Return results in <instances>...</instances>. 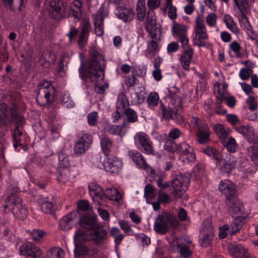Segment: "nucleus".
<instances>
[{"label":"nucleus","instance_id":"72a5a7b5","mask_svg":"<svg viewBox=\"0 0 258 258\" xmlns=\"http://www.w3.org/2000/svg\"><path fill=\"white\" fill-rule=\"evenodd\" d=\"M218 161L220 168L226 173L230 172L235 167V162L233 161H227L221 158Z\"/></svg>","mask_w":258,"mask_h":258},{"label":"nucleus","instance_id":"864d4df0","mask_svg":"<svg viewBox=\"0 0 258 258\" xmlns=\"http://www.w3.org/2000/svg\"><path fill=\"white\" fill-rule=\"evenodd\" d=\"M194 173L197 180L201 179L205 175L204 166L201 164H198L194 168Z\"/></svg>","mask_w":258,"mask_h":258},{"label":"nucleus","instance_id":"7ed1b4c3","mask_svg":"<svg viewBox=\"0 0 258 258\" xmlns=\"http://www.w3.org/2000/svg\"><path fill=\"white\" fill-rule=\"evenodd\" d=\"M14 190L15 192L11 193V195L7 199V203L4 206V208L5 210L8 208L15 217L23 220L27 216V210L25 208V204L16 193L19 191V188L16 187L14 188Z\"/></svg>","mask_w":258,"mask_h":258},{"label":"nucleus","instance_id":"a19ab883","mask_svg":"<svg viewBox=\"0 0 258 258\" xmlns=\"http://www.w3.org/2000/svg\"><path fill=\"white\" fill-rule=\"evenodd\" d=\"M172 31L174 33V36L176 38L187 35V28L184 25L174 24L172 27Z\"/></svg>","mask_w":258,"mask_h":258},{"label":"nucleus","instance_id":"4be33fe9","mask_svg":"<svg viewBox=\"0 0 258 258\" xmlns=\"http://www.w3.org/2000/svg\"><path fill=\"white\" fill-rule=\"evenodd\" d=\"M94 27L95 33L98 36H101L104 32V24L103 12L99 10L96 15H93Z\"/></svg>","mask_w":258,"mask_h":258},{"label":"nucleus","instance_id":"aec40b11","mask_svg":"<svg viewBox=\"0 0 258 258\" xmlns=\"http://www.w3.org/2000/svg\"><path fill=\"white\" fill-rule=\"evenodd\" d=\"M129 157L140 168L144 169H148L149 166L146 161L145 159L139 151L136 150H129L128 152Z\"/></svg>","mask_w":258,"mask_h":258},{"label":"nucleus","instance_id":"6e6d98bb","mask_svg":"<svg viewBox=\"0 0 258 258\" xmlns=\"http://www.w3.org/2000/svg\"><path fill=\"white\" fill-rule=\"evenodd\" d=\"M254 0H242L241 3H238V6H236L240 12V13H245L247 9H248Z\"/></svg>","mask_w":258,"mask_h":258},{"label":"nucleus","instance_id":"bb28decb","mask_svg":"<svg viewBox=\"0 0 258 258\" xmlns=\"http://www.w3.org/2000/svg\"><path fill=\"white\" fill-rule=\"evenodd\" d=\"M104 130L110 135H118L120 137H123L127 132L125 127L122 126V124L120 125L105 124L104 126Z\"/></svg>","mask_w":258,"mask_h":258},{"label":"nucleus","instance_id":"4d7b16f0","mask_svg":"<svg viewBox=\"0 0 258 258\" xmlns=\"http://www.w3.org/2000/svg\"><path fill=\"white\" fill-rule=\"evenodd\" d=\"M227 27L233 32H235L236 24L231 16L226 14L223 20Z\"/></svg>","mask_w":258,"mask_h":258},{"label":"nucleus","instance_id":"ddd939ff","mask_svg":"<svg viewBox=\"0 0 258 258\" xmlns=\"http://www.w3.org/2000/svg\"><path fill=\"white\" fill-rule=\"evenodd\" d=\"M236 130L239 134L242 135L249 143L258 144V135L252 127L241 126L237 127Z\"/></svg>","mask_w":258,"mask_h":258},{"label":"nucleus","instance_id":"c756f323","mask_svg":"<svg viewBox=\"0 0 258 258\" xmlns=\"http://www.w3.org/2000/svg\"><path fill=\"white\" fill-rule=\"evenodd\" d=\"M89 194L94 199L95 197L102 199L103 197L104 191L102 188L96 183H92L88 186Z\"/></svg>","mask_w":258,"mask_h":258},{"label":"nucleus","instance_id":"13d9d810","mask_svg":"<svg viewBox=\"0 0 258 258\" xmlns=\"http://www.w3.org/2000/svg\"><path fill=\"white\" fill-rule=\"evenodd\" d=\"M190 122L194 128H197L198 130L202 129L205 126H208L204 123L201 119L196 116H191Z\"/></svg>","mask_w":258,"mask_h":258},{"label":"nucleus","instance_id":"0e129e2a","mask_svg":"<svg viewBox=\"0 0 258 258\" xmlns=\"http://www.w3.org/2000/svg\"><path fill=\"white\" fill-rule=\"evenodd\" d=\"M79 141L84 146H86L85 147H87L89 148L91 145L92 144L93 139L90 134H85L80 138Z\"/></svg>","mask_w":258,"mask_h":258},{"label":"nucleus","instance_id":"6ab92c4d","mask_svg":"<svg viewBox=\"0 0 258 258\" xmlns=\"http://www.w3.org/2000/svg\"><path fill=\"white\" fill-rule=\"evenodd\" d=\"M123 114L125 116L122 123V126L127 130L130 128L131 123H134L138 121L137 113L132 108L127 107L123 112Z\"/></svg>","mask_w":258,"mask_h":258},{"label":"nucleus","instance_id":"6e6552de","mask_svg":"<svg viewBox=\"0 0 258 258\" xmlns=\"http://www.w3.org/2000/svg\"><path fill=\"white\" fill-rule=\"evenodd\" d=\"M42 252L40 249L32 242L26 241L24 243L19 249L21 255L31 256L32 258L39 257Z\"/></svg>","mask_w":258,"mask_h":258},{"label":"nucleus","instance_id":"1a4fd4ad","mask_svg":"<svg viewBox=\"0 0 258 258\" xmlns=\"http://www.w3.org/2000/svg\"><path fill=\"white\" fill-rule=\"evenodd\" d=\"M100 169H104L106 172L118 173L121 169L122 162L115 157L107 158L103 163L98 165Z\"/></svg>","mask_w":258,"mask_h":258},{"label":"nucleus","instance_id":"4c0bfd02","mask_svg":"<svg viewBox=\"0 0 258 258\" xmlns=\"http://www.w3.org/2000/svg\"><path fill=\"white\" fill-rule=\"evenodd\" d=\"M57 179L62 183L67 182L70 177V172L69 168L57 169Z\"/></svg>","mask_w":258,"mask_h":258},{"label":"nucleus","instance_id":"20e7f679","mask_svg":"<svg viewBox=\"0 0 258 258\" xmlns=\"http://www.w3.org/2000/svg\"><path fill=\"white\" fill-rule=\"evenodd\" d=\"M179 222L177 218L169 213H163L158 215L154 225L155 231L158 233L165 234L170 228L178 229Z\"/></svg>","mask_w":258,"mask_h":258},{"label":"nucleus","instance_id":"58836bf2","mask_svg":"<svg viewBox=\"0 0 258 258\" xmlns=\"http://www.w3.org/2000/svg\"><path fill=\"white\" fill-rule=\"evenodd\" d=\"M221 143L224 147H226L229 152L233 153L235 151L236 142L234 138L227 137L225 140H222Z\"/></svg>","mask_w":258,"mask_h":258},{"label":"nucleus","instance_id":"09e8293b","mask_svg":"<svg viewBox=\"0 0 258 258\" xmlns=\"http://www.w3.org/2000/svg\"><path fill=\"white\" fill-rule=\"evenodd\" d=\"M203 152L208 156L211 157L213 159L218 160L220 158V155L218 151L214 148L208 147L203 149Z\"/></svg>","mask_w":258,"mask_h":258},{"label":"nucleus","instance_id":"052dcab7","mask_svg":"<svg viewBox=\"0 0 258 258\" xmlns=\"http://www.w3.org/2000/svg\"><path fill=\"white\" fill-rule=\"evenodd\" d=\"M171 104L172 105V106H173L174 111H177L178 110H181V101L180 98L177 96H175L174 97H171L168 106H170Z\"/></svg>","mask_w":258,"mask_h":258},{"label":"nucleus","instance_id":"5fc2aeb1","mask_svg":"<svg viewBox=\"0 0 258 258\" xmlns=\"http://www.w3.org/2000/svg\"><path fill=\"white\" fill-rule=\"evenodd\" d=\"M161 4L160 0H148L147 6L150 9V11L148 13L147 16H151L154 14L153 10L159 7Z\"/></svg>","mask_w":258,"mask_h":258},{"label":"nucleus","instance_id":"9d476101","mask_svg":"<svg viewBox=\"0 0 258 258\" xmlns=\"http://www.w3.org/2000/svg\"><path fill=\"white\" fill-rule=\"evenodd\" d=\"M136 137L137 138L141 148L139 149L144 154L151 155L153 154L154 148L152 142L150 141L148 135L143 132L138 133Z\"/></svg>","mask_w":258,"mask_h":258},{"label":"nucleus","instance_id":"49530a36","mask_svg":"<svg viewBox=\"0 0 258 258\" xmlns=\"http://www.w3.org/2000/svg\"><path fill=\"white\" fill-rule=\"evenodd\" d=\"M158 191L151 184H147L144 188V197L146 199L155 198Z\"/></svg>","mask_w":258,"mask_h":258},{"label":"nucleus","instance_id":"e2e57ef3","mask_svg":"<svg viewBox=\"0 0 258 258\" xmlns=\"http://www.w3.org/2000/svg\"><path fill=\"white\" fill-rule=\"evenodd\" d=\"M79 141L84 146H86L85 147H87L89 148L91 145L92 144L93 139L90 134H85L80 138Z\"/></svg>","mask_w":258,"mask_h":258},{"label":"nucleus","instance_id":"423d86ee","mask_svg":"<svg viewBox=\"0 0 258 258\" xmlns=\"http://www.w3.org/2000/svg\"><path fill=\"white\" fill-rule=\"evenodd\" d=\"M190 182V175L188 173L177 175L171 181L172 190L171 194L174 196V200H177L182 197L188 188Z\"/></svg>","mask_w":258,"mask_h":258},{"label":"nucleus","instance_id":"cd10ccee","mask_svg":"<svg viewBox=\"0 0 258 258\" xmlns=\"http://www.w3.org/2000/svg\"><path fill=\"white\" fill-rule=\"evenodd\" d=\"M100 145L103 152L107 156L110 155L112 148V142L106 135L100 136Z\"/></svg>","mask_w":258,"mask_h":258},{"label":"nucleus","instance_id":"a878e982","mask_svg":"<svg viewBox=\"0 0 258 258\" xmlns=\"http://www.w3.org/2000/svg\"><path fill=\"white\" fill-rule=\"evenodd\" d=\"M40 204L41 209L42 212L46 214H51L54 211V200L51 196L49 199L48 197H42L39 200Z\"/></svg>","mask_w":258,"mask_h":258},{"label":"nucleus","instance_id":"f257e3e1","mask_svg":"<svg viewBox=\"0 0 258 258\" xmlns=\"http://www.w3.org/2000/svg\"><path fill=\"white\" fill-rule=\"evenodd\" d=\"M104 67L103 56L93 50L87 62L86 70L82 63L79 69V74L82 80L89 79L92 83H98L104 78Z\"/></svg>","mask_w":258,"mask_h":258},{"label":"nucleus","instance_id":"a211bd4d","mask_svg":"<svg viewBox=\"0 0 258 258\" xmlns=\"http://www.w3.org/2000/svg\"><path fill=\"white\" fill-rule=\"evenodd\" d=\"M96 219V216L85 214L81 217L79 223L82 228L90 231L96 227L97 225L99 224Z\"/></svg>","mask_w":258,"mask_h":258},{"label":"nucleus","instance_id":"603ef678","mask_svg":"<svg viewBox=\"0 0 258 258\" xmlns=\"http://www.w3.org/2000/svg\"><path fill=\"white\" fill-rule=\"evenodd\" d=\"M147 50L148 53H151L153 55H155L158 51V42H157V37L156 38H152V40L148 43L147 45Z\"/></svg>","mask_w":258,"mask_h":258},{"label":"nucleus","instance_id":"c03bdc74","mask_svg":"<svg viewBox=\"0 0 258 258\" xmlns=\"http://www.w3.org/2000/svg\"><path fill=\"white\" fill-rule=\"evenodd\" d=\"M165 8L168 10V17L172 20H174L177 17L176 8L173 6L172 0H166Z\"/></svg>","mask_w":258,"mask_h":258},{"label":"nucleus","instance_id":"4468645a","mask_svg":"<svg viewBox=\"0 0 258 258\" xmlns=\"http://www.w3.org/2000/svg\"><path fill=\"white\" fill-rule=\"evenodd\" d=\"M195 23L194 30L196 40L208 39V35L206 27L204 24L203 16L198 15L195 19Z\"/></svg>","mask_w":258,"mask_h":258},{"label":"nucleus","instance_id":"c85d7f7f","mask_svg":"<svg viewBox=\"0 0 258 258\" xmlns=\"http://www.w3.org/2000/svg\"><path fill=\"white\" fill-rule=\"evenodd\" d=\"M117 15L124 22H130L133 19L134 13L131 9L121 8L118 10Z\"/></svg>","mask_w":258,"mask_h":258},{"label":"nucleus","instance_id":"69168bd1","mask_svg":"<svg viewBox=\"0 0 258 258\" xmlns=\"http://www.w3.org/2000/svg\"><path fill=\"white\" fill-rule=\"evenodd\" d=\"M177 251L179 252L184 258H188L191 254V251L189 246L183 242Z\"/></svg>","mask_w":258,"mask_h":258},{"label":"nucleus","instance_id":"e433bc0d","mask_svg":"<svg viewBox=\"0 0 258 258\" xmlns=\"http://www.w3.org/2000/svg\"><path fill=\"white\" fill-rule=\"evenodd\" d=\"M160 108L162 117L165 120H169L172 118L174 111V108L171 104L170 106L167 107L164 105L162 102L160 103Z\"/></svg>","mask_w":258,"mask_h":258},{"label":"nucleus","instance_id":"393cba45","mask_svg":"<svg viewBox=\"0 0 258 258\" xmlns=\"http://www.w3.org/2000/svg\"><path fill=\"white\" fill-rule=\"evenodd\" d=\"M194 50L191 47L183 49L180 58V62L185 70H188L189 64L192 58Z\"/></svg>","mask_w":258,"mask_h":258},{"label":"nucleus","instance_id":"8fccbe9b","mask_svg":"<svg viewBox=\"0 0 258 258\" xmlns=\"http://www.w3.org/2000/svg\"><path fill=\"white\" fill-rule=\"evenodd\" d=\"M247 151L248 153L251 154L252 162L258 166V146H252L248 148Z\"/></svg>","mask_w":258,"mask_h":258},{"label":"nucleus","instance_id":"a18cd8bd","mask_svg":"<svg viewBox=\"0 0 258 258\" xmlns=\"http://www.w3.org/2000/svg\"><path fill=\"white\" fill-rule=\"evenodd\" d=\"M159 97L157 93L151 92L149 94L147 101L149 106L152 108L156 106L159 103Z\"/></svg>","mask_w":258,"mask_h":258},{"label":"nucleus","instance_id":"0eeeda50","mask_svg":"<svg viewBox=\"0 0 258 258\" xmlns=\"http://www.w3.org/2000/svg\"><path fill=\"white\" fill-rule=\"evenodd\" d=\"M18 108L16 105H13L8 110L6 103L0 104V127L5 125L11 118L12 121L18 120L20 123L24 121V118L19 114Z\"/></svg>","mask_w":258,"mask_h":258},{"label":"nucleus","instance_id":"680f3d73","mask_svg":"<svg viewBox=\"0 0 258 258\" xmlns=\"http://www.w3.org/2000/svg\"><path fill=\"white\" fill-rule=\"evenodd\" d=\"M62 253V250L57 247H54L50 249L47 252V258H61V254Z\"/></svg>","mask_w":258,"mask_h":258},{"label":"nucleus","instance_id":"de8ad7c7","mask_svg":"<svg viewBox=\"0 0 258 258\" xmlns=\"http://www.w3.org/2000/svg\"><path fill=\"white\" fill-rule=\"evenodd\" d=\"M61 103L66 108H72L74 106L75 103L72 99L70 98V95L68 93L64 92L61 97Z\"/></svg>","mask_w":258,"mask_h":258},{"label":"nucleus","instance_id":"f03ea898","mask_svg":"<svg viewBox=\"0 0 258 258\" xmlns=\"http://www.w3.org/2000/svg\"><path fill=\"white\" fill-rule=\"evenodd\" d=\"M219 189L227 199L226 202L228 213L234 218L242 214L241 205L236 198V188L234 184L228 180L221 181Z\"/></svg>","mask_w":258,"mask_h":258},{"label":"nucleus","instance_id":"f704fd0d","mask_svg":"<svg viewBox=\"0 0 258 258\" xmlns=\"http://www.w3.org/2000/svg\"><path fill=\"white\" fill-rule=\"evenodd\" d=\"M74 255L75 258H83L89 253V248L83 244L75 243Z\"/></svg>","mask_w":258,"mask_h":258},{"label":"nucleus","instance_id":"2f4dec72","mask_svg":"<svg viewBox=\"0 0 258 258\" xmlns=\"http://www.w3.org/2000/svg\"><path fill=\"white\" fill-rule=\"evenodd\" d=\"M3 2L7 9L13 11L17 9L20 12L24 0H3Z\"/></svg>","mask_w":258,"mask_h":258},{"label":"nucleus","instance_id":"c9c22d12","mask_svg":"<svg viewBox=\"0 0 258 258\" xmlns=\"http://www.w3.org/2000/svg\"><path fill=\"white\" fill-rule=\"evenodd\" d=\"M103 196L112 201H118L121 199V195L118 190L114 188H107L104 191Z\"/></svg>","mask_w":258,"mask_h":258},{"label":"nucleus","instance_id":"7c9ffc66","mask_svg":"<svg viewBox=\"0 0 258 258\" xmlns=\"http://www.w3.org/2000/svg\"><path fill=\"white\" fill-rule=\"evenodd\" d=\"M198 141L201 144H205L210 141V131L208 126H205L197 132Z\"/></svg>","mask_w":258,"mask_h":258},{"label":"nucleus","instance_id":"dca6fc26","mask_svg":"<svg viewBox=\"0 0 258 258\" xmlns=\"http://www.w3.org/2000/svg\"><path fill=\"white\" fill-rule=\"evenodd\" d=\"M230 254L234 258H248L249 254L245 248L241 244L230 243L228 245Z\"/></svg>","mask_w":258,"mask_h":258},{"label":"nucleus","instance_id":"412c9836","mask_svg":"<svg viewBox=\"0 0 258 258\" xmlns=\"http://www.w3.org/2000/svg\"><path fill=\"white\" fill-rule=\"evenodd\" d=\"M178 151L182 155L188 162H194L196 159V156L193 152V149L186 143H182L179 145Z\"/></svg>","mask_w":258,"mask_h":258},{"label":"nucleus","instance_id":"774afa93","mask_svg":"<svg viewBox=\"0 0 258 258\" xmlns=\"http://www.w3.org/2000/svg\"><path fill=\"white\" fill-rule=\"evenodd\" d=\"M45 232L40 229H33L31 232V235L34 240H39L42 238Z\"/></svg>","mask_w":258,"mask_h":258},{"label":"nucleus","instance_id":"ea45409f","mask_svg":"<svg viewBox=\"0 0 258 258\" xmlns=\"http://www.w3.org/2000/svg\"><path fill=\"white\" fill-rule=\"evenodd\" d=\"M128 105V101L126 96L123 93L119 94L118 96L116 104V108H118V110L120 109L124 111Z\"/></svg>","mask_w":258,"mask_h":258},{"label":"nucleus","instance_id":"b1692460","mask_svg":"<svg viewBox=\"0 0 258 258\" xmlns=\"http://www.w3.org/2000/svg\"><path fill=\"white\" fill-rule=\"evenodd\" d=\"M76 217V212L72 211L63 216L59 221V227L63 231H68L72 228V222Z\"/></svg>","mask_w":258,"mask_h":258},{"label":"nucleus","instance_id":"f3484780","mask_svg":"<svg viewBox=\"0 0 258 258\" xmlns=\"http://www.w3.org/2000/svg\"><path fill=\"white\" fill-rule=\"evenodd\" d=\"M214 232L213 227L209 226L201 231L200 242L201 246L206 247L209 246L214 238Z\"/></svg>","mask_w":258,"mask_h":258},{"label":"nucleus","instance_id":"473e14b6","mask_svg":"<svg viewBox=\"0 0 258 258\" xmlns=\"http://www.w3.org/2000/svg\"><path fill=\"white\" fill-rule=\"evenodd\" d=\"M58 164L57 169L69 168L70 161L68 155L64 152L61 151L58 153Z\"/></svg>","mask_w":258,"mask_h":258},{"label":"nucleus","instance_id":"2eb2a0df","mask_svg":"<svg viewBox=\"0 0 258 258\" xmlns=\"http://www.w3.org/2000/svg\"><path fill=\"white\" fill-rule=\"evenodd\" d=\"M90 238L95 243L99 245L102 243L107 238L106 230L99 224L91 230Z\"/></svg>","mask_w":258,"mask_h":258},{"label":"nucleus","instance_id":"f8f14e48","mask_svg":"<svg viewBox=\"0 0 258 258\" xmlns=\"http://www.w3.org/2000/svg\"><path fill=\"white\" fill-rule=\"evenodd\" d=\"M146 30L151 38H156L158 33L161 34V26L160 25H158L156 23L154 14H152L151 16H147Z\"/></svg>","mask_w":258,"mask_h":258},{"label":"nucleus","instance_id":"338daca9","mask_svg":"<svg viewBox=\"0 0 258 258\" xmlns=\"http://www.w3.org/2000/svg\"><path fill=\"white\" fill-rule=\"evenodd\" d=\"M86 238V234L83 230L79 229L75 232L74 237L75 243H79L82 241L84 240Z\"/></svg>","mask_w":258,"mask_h":258},{"label":"nucleus","instance_id":"3c124183","mask_svg":"<svg viewBox=\"0 0 258 258\" xmlns=\"http://www.w3.org/2000/svg\"><path fill=\"white\" fill-rule=\"evenodd\" d=\"M178 146L176 145L175 141L170 139H168L165 141L164 145V149L166 151L171 153H174L178 150Z\"/></svg>","mask_w":258,"mask_h":258},{"label":"nucleus","instance_id":"37998d69","mask_svg":"<svg viewBox=\"0 0 258 258\" xmlns=\"http://www.w3.org/2000/svg\"><path fill=\"white\" fill-rule=\"evenodd\" d=\"M137 17L140 21H142L146 15V7L145 0H139L137 7Z\"/></svg>","mask_w":258,"mask_h":258},{"label":"nucleus","instance_id":"79ce46f5","mask_svg":"<svg viewBox=\"0 0 258 258\" xmlns=\"http://www.w3.org/2000/svg\"><path fill=\"white\" fill-rule=\"evenodd\" d=\"M214 130L218 136L221 142L222 141V140H224L228 137V133L222 124H217L215 125Z\"/></svg>","mask_w":258,"mask_h":258},{"label":"nucleus","instance_id":"5701e85b","mask_svg":"<svg viewBox=\"0 0 258 258\" xmlns=\"http://www.w3.org/2000/svg\"><path fill=\"white\" fill-rule=\"evenodd\" d=\"M91 24L89 22L86 21L82 25L81 32L78 40V45L80 48H82L86 44L88 40L89 30Z\"/></svg>","mask_w":258,"mask_h":258},{"label":"nucleus","instance_id":"bf43d9fd","mask_svg":"<svg viewBox=\"0 0 258 258\" xmlns=\"http://www.w3.org/2000/svg\"><path fill=\"white\" fill-rule=\"evenodd\" d=\"M98 118V115L96 111L89 113L87 115V121L89 125L91 126H96L97 124Z\"/></svg>","mask_w":258,"mask_h":258},{"label":"nucleus","instance_id":"9b49d317","mask_svg":"<svg viewBox=\"0 0 258 258\" xmlns=\"http://www.w3.org/2000/svg\"><path fill=\"white\" fill-rule=\"evenodd\" d=\"M65 9L60 0H52L50 3L49 12L51 17L59 20L63 18Z\"/></svg>","mask_w":258,"mask_h":258},{"label":"nucleus","instance_id":"39448f33","mask_svg":"<svg viewBox=\"0 0 258 258\" xmlns=\"http://www.w3.org/2000/svg\"><path fill=\"white\" fill-rule=\"evenodd\" d=\"M36 102L40 106L51 104L55 99V90L48 82L40 84L36 91Z\"/></svg>","mask_w":258,"mask_h":258}]
</instances>
